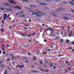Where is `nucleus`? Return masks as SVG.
Here are the masks:
<instances>
[{"label": "nucleus", "mask_w": 74, "mask_h": 74, "mask_svg": "<svg viewBox=\"0 0 74 74\" xmlns=\"http://www.w3.org/2000/svg\"><path fill=\"white\" fill-rule=\"evenodd\" d=\"M64 9L62 8H58V9L57 10H55L56 12H55V11H53V13L54 14H59V12H60V10H64Z\"/></svg>", "instance_id": "1"}, {"label": "nucleus", "mask_w": 74, "mask_h": 74, "mask_svg": "<svg viewBox=\"0 0 74 74\" xmlns=\"http://www.w3.org/2000/svg\"><path fill=\"white\" fill-rule=\"evenodd\" d=\"M35 12H37L36 13H35L34 12V11H33L31 10V12H33V13L32 14H31V15H36L37 14H38L40 13V11H39V10L36 9L35 10Z\"/></svg>", "instance_id": "2"}, {"label": "nucleus", "mask_w": 74, "mask_h": 74, "mask_svg": "<svg viewBox=\"0 0 74 74\" xmlns=\"http://www.w3.org/2000/svg\"><path fill=\"white\" fill-rule=\"evenodd\" d=\"M46 14V13H40V14H37L35 16L36 17H41L42 16V15H45Z\"/></svg>", "instance_id": "3"}, {"label": "nucleus", "mask_w": 74, "mask_h": 74, "mask_svg": "<svg viewBox=\"0 0 74 74\" xmlns=\"http://www.w3.org/2000/svg\"><path fill=\"white\" fill-rule=\"evenodd\" d=\"M8 1L10 3H11V4H16V2L12 0H8Z\"/></svg>", "instance_id": "4"}, {"label": "nucleus", "mask_w": 74, "mask_h": 74, "mask_svg": "<svg viewBox=\"0 0 74 74\" xmlns=\"http://www.w3.org/2000/svg\"><path fill=\"white\" fill-rule=\"evenodd\" d=\"M5 10L7 11H11L12 12L13 11L12 10V9H11L7 8H5Z\"/></svg>", "instance_id": "5"}, {"label": "nucleus", "mask_w": 74, "mask_h": 74, "mask_svg": "<svg viewBox=\"0 0 74 74\" xmlns=\"http://www.w3.org/2000/svg\"><path fill=\"white\" fill-rule=\"evenodd\" d=\"M39 5H47V4H45V3H40L39 4Z\"/></svg>", "instance_id": "6"}, {"label": "nucleus", "mask_w": 74, "mask_h": 74, "mask_svg": "<svg viewBox=\"0 0 74 74\" xmlns=\"http://www.w3.org/2000/svg\"><path fill=\"white\" fill-rule=\"evenodd\" d=\"M18 67H19V68L21 69H22V68H23L24 67V66L23 65H21V66L19 65H18Z\"/></svg>", "instance_id": "7"}, {"label": "nucleus", "mask_w": 74, "mask_h": 74, "mask_svg": "<svg viewBox=\"0 0 74 74\" xmlns=\"http://www.w3.org/2000/svg\"><path fill=\"white\" fill-rule=\"evenodd\" d=\"M13 7L14 8H17V9H18V10H20L21 9L20 7L16 6H13Z\"/></svg>", "instance_id": "8"}, {"label": "nucleus", "mask_w": 74, "mask_h": 74, "mask_svg": "<svg viewBox=\"0 0 74 74\" xmlns=\"http://www.w3.org/2000/svg\"><path fill=\"white\" fill-rule=\"evenodd\" d=\"M29 6L30 7H36V5H29Z\"/></svg>", "instance_id": "9"}, {"label": "nucleus", "mask_w": 74, "mask_h": 74, "mask_svg": "<svg viewBox=\"0 0 74 74\" xmlns=\"http://www.w3.org/2000/svg\"><path fill=\"white\" fill-rule=\"evenodd\" d=\"M0 10H5V8H0Z\"/></svg>", "instance_id": "10"}, {"label": "nucleus", "mask_w": 74, "mask_h": 74, "mask_svg": "<svg viewBox=\"0 0 74 74\" xmlns=\"http://www.w3.org/2000/svg\"><path fill=\"white\" fill-rule=\"evenodd\" d=\"M22 2H26V3H29V1L27 0H23Z\"/></svg>", "instance_id": "11"}, {"label": "nucleus", "mask_w": 74, "mask_h": 74, "mask_svg": "<svg viewBox=\"0 0 74 74\" xmlns=\"http://www.w3.org/2000/svg\"><path fill=\"white\" fill-rule=\"evenodd\" d=\"M69 3L72 5H74V4L72 2H69Z\"/></svg>", "instance_id": "12"}, {"label": "nucleus", "mask_w": 74, "mask_h": 74, "mask_svg": "<svg viewBox=\"0 0 74 74\" xmlns=\"http://www.w3.org/2000/svg\"><path fill=\"white\" fill-rule=\"evenodd\" d=\"M48 30H50V32H52V29H51V28H49L47 29V31H48Z\"/></svg>", "instance_id": "13"}, {"label": "nucleus", "mask_w": 74, "mask_h": 74, "mask_svg": "<svg viewBox=\"0 0 74 74\" xmlns=\"http://www.w3.org/2000/svg\"><path fill=\"white\" fill-rule=\"evenodd\" d=\"M63 18H64V19H66V20H67L69 19V18H68L67 17L65 16H63Z\"/></svg>", "instance_id": "14"}, {"label": "nucleus", "mask_w": 74, "mask_h": 74, "mask_svg": "<svg viewBox=\"0 0 74 74\" xmlns=\"http://www.w3.org/2000/svg\"><path fill=\"white\" fill-rule=\"evenodd\" d=\"M62 3H63L64 4H68V3H67V2L66 1H63Z\"/></svg>", "instance_id": "15"}, {"label": "nucleus", "mask_w": 74, "mask_h": 74, "mask_svg": "<svg viewBox=\"0 0 74 74\" xmlns=\"http://www.w3.org/2000/svg\"><path fill=\"white\" fill-rule=\"evenodd\" d=\"M23 13V12H21L19 13H18V15H21V14H22Z\"/></svg>", "instance_id": "16"}, {"label": "nucleus", "mask_w": 74, "mask_h": 74, "mask_svg": "<svg viewBox=\"0 0 74 74\" xmlns=\"http://www.w3.org/2000/svg\"><path fill=\"white\" fill-rule=\"evenodd\" d=\"M20 17H25V15H21L19 16Z\"/></svg>", "instance_id": "17"}, {"label": "nucleus", "mask_w": 74, "mask_h": 74, "mask_svg": "<svg viewBox=\"0 0 74 74\" xmlns=\"http://www.w3.org/2000/svg\"><path fill=\"white\" fill-rule=\"evenodd\" d=\"M6 6H9L10 7V6H11V5L8 3H6Z\"/></svg>", "instance_id": "18"}, {"label": "nucleus", "mask_w": 74, "mask_h": 74, "mask_svg": "<svg viewBox=\"0 0 74 74\" xmlns=\"http://www.w3.org/2000/svg\"><path fill=\"white\" fill-rule=\"evenodd\" d=\"M50 66L51 67H53V64H52V63H51L50 64Z\"/></svg>", "instance_id": "19"}, {"label": "nucleus", "mask_w": 74, "mask_h": 74, "mask_svg": "<svg viewBox=\"0 0 74 74\" xmlns=\"http://www.w3.org/2000/svg\"><path fill=\"white\" fill-rule=\"evenodd\" d=\"M40 71H41L42 72H45V71L43 69H41L40 70Z\"/></svg>", "instance_id": "20"}, {"label": "nucleus", "mask_w": 74, "mask_h": 74, "mask_svg": "<svg viewBox=\"0 0 74 74\" xmlns=\"http://www.w3.org/2000/svg\"><path fill=\"white\" fill-rule=\"evenodd\" d=\"M36 2H38V3H41V1L40 0H37L36 1Z\"/></svg>", "instance_id": "21"}, {"label": "nucleus", "mask_w": 74, "mask_h": 74, "mask_svg": "<svg viewBox=\"0 0 74 74\" xmlns=\"http://www.w3.org/2000/svg\"><path fill=\"white\" fill-rule=\"evenodd\" d=\"M70 40H69L68 39H67L66 41V42L67 43H69V42H70Z\"/></svg>", "instance_id": "22"}, {"label": "nucleus", "mask_w": 74, "mask_h": 74, "mask_svg": "<svg viewBox=\"0 0 74 74\" xmlns=\"http://www.w3.org/2000/svg\"><path fill=\"white\" fill-rule=\"evenodd\" d=\"M45 73H49V71H48V70L47 69L45 71Z\"/></svg>", "instance_id": "23"}, {"label": "nucleus", "mask_w": 74, "mask_h": 74, "mask_svg": "<svg viewBox=\"0 0 74 74\" xmlns=\"http://www.w3.org/2000/svg\"><path fill=\"white\" fill-rule=\"evenodd\" d=\"M38 73V71L35 70L34 73Z\"/></svg>", "instance_id": "24"}, {"label": "nucleus", "mask_w": 74, "mask_h": 74, "mask_svg": "<svg viewBox=\"0 0 74 74\" xmlns=\"http://www.w3.org/2000/svg\"><path fill=\"white\" fill-rule=\"evenodd\" d=\"M68 36L69 37H71V35H70V33H69L68 34Z\"/></svg>", "instance_id": "25"}, {"label": "nucleus", "mask_w": 74, "mask_h": 74, "mask_svg": "<svg viewBox=\"0 0 74 74\" xmlns=\"http://www.w3.org/2000/svg\"><path fill=\"white\" fill-rule=\"evenodd\" d=\"M49 14H50V15H54V14H53V13H49Z\"/></svg>", "instance_id": "26"}, {"label": "nucleus", "mask_w": 74, "mask_h": 74, "mask_svg": "<svg viewBox=\"0 0 74 74\" xmlns=\"http://www.w3.org/2000/svg\"><path fill=\"white\" fill-rule=\"evenodd\" d=\"M45 9H46V10H49V8L48 7H46L45 8Z\"/></svg>", "instance_id": "27"}, {"label": "nucleus", "mask_w": 74, "mask_h": 74, "mask_svg": "<svg viewBox=\"0 0 74 74\" xmlns=\"http://www.w3.org/2000/svg\"><path fill=\"white\" fill-rule=\"evenodd\" d=\"M33 60H36V57H34V58H33Z\"/></svg>", "instance_id": "28"}, {"label": "nucleus", "mask_w": 74, "mask_h": 74, "mask_svg": "<svg viewBox=\"0 0 74 74\" xmlns=\"http://www.w3.org/2000/svg\"><path fill=\"white\" fill-rule=\"evenodd\" d=\"M31 35H32V36H34V35H36V33H34L33 34H31Z\"/></svg>", "instance_id": "29"}, {"label": "nucleus", "mask_w": 74, "mask_h": 74, "mask_svg": "<svg viewBox=\"0 0 74 74\" xmlns=\"http://www.w3.org/2000/svg\"><path fill=\"white\" fill-rule=\"evenodd\" d=\"M32 40H28V42H32Z\"/></svg>", "instance_id": "30"}, {"label": "nucleus", "mask_w": 74, "mask_h": 74, "mask_svg": "<svg viewBox=\"0 0 74 74\" xmlns=\"http://www.w3.org/2000/svg\"><path fill=\"white\" fill-rule=\"evenodd\" d=\"M49 2L52 3V0H49Z\"/></svg>", "instance_id": "31"}, {"label": "nucleus", "mask_w": 74, "mask_h": 74, "mask_svg": "<svg viewBox=\"0 0 74 74\" xmlns=\"http://www.w3.org/2000/svg\"><path fill=\"white\" fill-rule=\"evenodd\" d=\"M54 1H60V0H53Z\"/></svg>", "instance_id": "32"}, {"label": "nucleus", "mask_w": 74, "mask_h": 74, "mask_svg": "<svg viewBox=\"0 0 74 74\" xmlns=\"http://www.w3.org/2000/svg\"><path fill=\"white\" fill-rule=\"evenodd\" d=\"M8 70H9V71H11V69L9 68V67H8Z\"/></svg>", "instance_id": "33"}, {"label": "nucleus", "mask_w": 74, "mask_h": 74, "mask_svg": "<svg viewBox=\"0 0 74 74\" xmlns=\"http://www.w3.org/2000/svg\"><path fill=\"white\" fill-rule=\"evenodd\" d=\"M4 73L5 74H7V70H5V71H4Z\"/></svg>", "instance_id": "34"}, {"label": "nucleus", "mask_w": 74, "mask_h": 74, "mask_svg": "<svg viewBox=\"0 0 74 74\" xmlns=\"http://www.w3.org/2000/svg\"><path fill=\"white\" fill-rule=\"evenodd\" d=\"M6 3H3V5H5V6H6Z\"/></svg>", "instance_id": "35"}, {"label": "nucleus", "mask_w": 74, "mask_h": 74, "mask_svg": "<svg viewBox=\"0 0 74 74\" xmlns=\"http://www.w3.org/2000/svg\"><path fill=\"white\" fill-rule=\"evenodd\" d=\"M31 72H32L33 73H34L35 70H31Z\"/></svg>", "instance_id": "36"}, {"label": "nucleus", "mask_w": 74, "mask_h": 74, "mask_svg": "<svg viewBox=\"0 0 74 74\" xmlns=\"http://www.w3.org/2000/svg\"><path fill=\"white\" fill-rule=\"evenodd\" d=\"M1 30L2 32H4V29H1Z\"/></svg>", "instance_id": "37"}, {"label": "nucleus", "mask_w": 74, "mask_h": 74, "mask_svg": "<svg viewBox=\"0 0 74 74\" xmlns=\"http://www.w3.org/2000/svg\"><path fill=\"white\" fill-rule=\"evenodd\" d=\"M42 63H43L42 61H40V64H42Z\"/></svg>", "instance_id": "38"}, {"label": "nucleus", "mask_w": 74, "mask_h": 74, "mask_svg": "<svg viewBox=\"0 0 74 74\" xmlns=\"http://www.w3.org/2000/svg\"><path fill=\"white\" fill-rule=\"evenodd\" d=\"M63 41V39H62L61 40V41L60 42H62Z\"/></svg>", "instance_id": "39"}, {"label": "nucleus", "mask_w": 74, "mask_h": 74, "mask_svg": "<svg viewBox=\"0 0 74 74\" xmlns=\"http://www.w3.org/2000/svg\"><path fill=\"white\" fill-rule=\"evenodd\" d=\"M43 66H44V67H47V66H46V65H45V64L43 65Z\"/></svg>", "instance_id": "40"}, {"label": "nucleus", "mask_w": 74, "mask_h": 74, "mask_svg": "<svg viewBox=\"0 0 74 74\" xmlns=\"http://www.w3.org/2000/svg\"><path fill=\"white\" fill-rule=\"evenodd\" d=\"M71 12H73V13H74V11L73 10H71Z\"/></svg>", "instance_id": "41"}, {"label": "nucleus", "mask_w": 74, "mask_h": 74, "mask_svg": "<svg viewBox=\"0 0 74 74\" xmlns=\"http://www.w3.org/2000/svg\"><path fill=\"white\" fill-rule=\"evenodd\" d=\"M43 54H44V55H46L47 54V53L45 52H44L43 53Z\"/></svg>", "instance_id": "42"}, {"label": "nucleus", "mask_w": 74, "mask_h": 74, "mask_svg": "<svg viewBox=\"0 0 74 74\" xmlns=\"http://www.w3.org/2000/svg\"><path fill=\"white\" fill-rule=\"evenodd\" d=\"M10 14H8V16H7V18H9V17H10Z\"/></svg>", "instance_id": "43"}, {"label": "nucleus", "mask_w": 74, "mask_h": 74, "mask_svg": "<svg viewBox=\"0 0 74 74\" xmlns=\"http://www.w3.org/2000/svg\"><path fill=\"white\" fill-rule=\"evenodd\" d=\"M2 23L3 24H4V21L3 20L2 21Z\"/></svg>", "instance_id": "44"}, {"label": "nucleus", "mask_w": 74, "mask_h": 74, "mask_svg": "<svg viewBox=\"0 0 74 74\" xmlns=\"http://www.w3.org/2000/svg\"><path fill=\"white\" fill-rule=\"evenodd\" d=\"M50 50H51V49H47V51H50Z\"/></svg>", "instance_id": "45"}, {"label": "nucleus", "mask_w": 74, "mask_h": 74, "mask_svg": "<svg viewBox=\"0 0 74 74\" xmlns=\"http://www.w3.org/2000/svg\"><path fill=\"white\" fill-rule=\"evenodd\" d=\"M7 14H6L5 15V17H7Z\"/></svg>", "instance_id": "46"}, {"label": "nucleus", "mask_w": 74, "mask_h": 74, "mask_svg": "<svg viewBox=\"0 0 74 74\" xmlns=\"http://www.w3.org/2000/svg\"><path fill=\"white\" fill-rule=\"evenodd\" d=\"M2 49L4 51V50H5V49H4V46H3V48H2Z\"/></svg>", "instance_id": "47"}, {"label": "nucleus", "mask_w": 74, "mask_h": 74, "mask_svg": "<svg viewBox=\"0 0 74 74\" xmlns=\"http://www.w3.org/2000/svg\"><path fill=\"white\" fill-rule=\"evenodd\" d=\"M29 26V25H24V26Z\"/></svg>", "instance_id": "48"}, {"label": "nucleus", "mask_w": 74, "mask_h": 74, "mask_svg": "<svg viewBox=\"0 0 74 74\" xmlns=\"http://www.w3.org/2000/svg\"><path fill=\"white\" fill-rule=\"evenodd\" d=\"M15 58V57L14 56H13V57H11V58L12 59H14V58Z\"/></svg>", "instance_id": "49"}, {"label": "nucleus", "mask_w": 74, "mask_h": 74, "mask_svg": "<svg viewBox=\"0 0 74 74\" xmlns=\"http://www.w3.org/2000/svg\"><path fill=\"white\" fill-rule=\"evenodd\" d=\"M28 37H31V34H29L28 35Z\"/></svg>", "instance_id": "50"}, {"label": "nucleus", "mask_w": 74, "mask_h": 74, "mask_svg": "<svg viewBox=\"0 0 74 74\" xmlns=\"http://www.w3.org/2000/svg\"><path fill=\"white\" fill-rule=\"evenodd\" d=\"M68 70H71V68H69L68 69Z\"/></svg>", "instance_id": "51"}, {"label": "nucleus", "mask_w": 74, "mask_h": 74, "mask_svg": "<svg viewBox=\"0 0 74 74\" xmlns=\"http://www.w3.org/2000/svg\"><path fill=\"white\" fill-rule=\"evenodd\" d=\"M24 22H27V20H24Z\"/></svg>", "instance_id": "52"}, {"label": "nucleus", "mask_w": 74, "mask_h": 74, "mask_svg": "<svg viewBox=\"0 0 74 74\" xmlns=\"http://www.w3.org/2000/svg\"><path fill=\"white\" fill-rule=\"evenodd\" d=\"M55 35H54L52 36V37H55Z\"/></svg>", "instance_id": "53"}, {"label": "nucleus", "mask_w": 74, "mask_h": 74, "mask_svg": "<svg viewBox=\"0 0 74 74\" xmlns=\"http://www.w3.org/2000/svg\"><path fill=\"white\" fill-rule=\"evenodd\" d=\"M69 50H71V49H72V48H71V47H69Z\"/></svg>", "instance_id": "54"}, {"label": "nucleus", "mask_w": 74, "mask_h": 74, "mask_svg": "<svg viewBox=\"0 0 74 74\" xmlns=\"http://www.w3.org/2000/svg\"><path fill=\"white\" fill-rule=\"evenodd\" d=\"M21 36H22V37H23L24 36H25V35L23 34H22L21 35Z\"/></svg>", "instance_id": "55"}, {"label": "nucleus", "mask_w": 74, "mask_h": 74, "mask_svg": "<svg viewBox=\"0 0 74 74\" xmlns=\"http://www.w3.org/2000/svg\"><path fill=\"white\" fill-rule=\"evenodd\" d=\"M45 63H46L47 64H48V61H46L45 62Z\"/></svg>", "instance_id": "56"}, {"label": "nucleus", "mask_w": 74, "mask_h": 74, "mask_svg": "<svg viewBox=\"0 0 74 74\" xmlns=\"http://www.w3.org/2000/svg\"><path fill=\"white\" fill-rule=\"evenodd\" d=\"M10 56H14V55H13V54H10Z\"/></svg>", "instance_id": "57"}, {"label": "nucleus", "mask_w": 74, "mask_h": 74, "mask_svg": "<svg viewBox=\"0 0 74 74\" xmlns=\"http://www.w3.org/2000/svg\"><path fill=\"white\" fill-rule=\"evenodd\" d=\"M16 15L18 16V15H19V13H18L16 14Z\"/></svg>", "instance_id": "58"}, {"label": "nucleus", "mask_w": 74, "mask_h": 74, "mask_svg": "<svg viewBox=\"0 0 74 74\" xmlns=\"http://www.w3.org/2000/svg\"><path fill=\"white\" fill-rule=\"evenodd\" d=\"M65 63H66V64H67V63H68V62L66 61L65 62Z\"/></svg>", "instance_id": "59"}, {"label": "nucleus", "mask_w": 74, "mask_h": 74, "mask_svg": "<svg viewBox=\"0 0 74 74\" xmlns=\"http://www.w3.org/2000/svg\"><path fill=\"white\" fill-rule=\"evenodd\" d=\"M44 42H46V41H47V40H46V39L44 40Z\"/></svg>", "instance_id": "60"}, {"label": "nucleus", "mask_w": 74, "mask_h": 74, "mask_svg": "<svg viewBox=\"0 0 74 74\" xmlns=\"http://www.w3.org/2000/svg\"><path fill=\"white\" fill-rule=\"evenodd\" d=\"M3 61H1V62L0 61V63L1 64V63H3Z\"/></svg>", "instance_id": "61"}, {"label": "nucleus", "mask_w": 74, "mask_h": 74, "mask_svg": "<svg viewBox=\"0 0 74 74\" xmlns=\"http://www.w3.org/2000/svg\"><path fill=\"white\" fill-rule=\"evenodd\" d=\"M45 1H47L48 2H49V0H45Z\"/></svg>", "instance_id": "62"}, {"label": "nucleus", "mask_w": 74, "mask_h": 74, "mask_svg": "<svg viewBox=\"0 0 74 74\" xmlns=\"http://www.w3.org/2000/svg\"><path fill=\"white\" fill-rule=\"evenodd\" d=\"M27 28H24V30H27Z\"/></svg>", "instance_id": "63"}, {"label": "nucleus", "mask_w": 74, "mask_h": 74, "mask_svg": "<svg viewBox=\"0 0 74 74\" xmlns=\"http://www.w3.org/2000/svg\"><path fill=\"white\" fill-rule=\"evenodd\" d=\"M25 62H28V60H26V61H25Z\"/></svg>", "instance_id": "64"}]
</instances>
